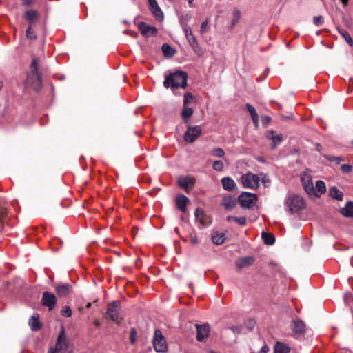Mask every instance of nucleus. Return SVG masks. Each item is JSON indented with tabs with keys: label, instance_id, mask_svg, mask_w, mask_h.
Listing matches in <instances>:
<instances>
[{
	"label": "nucleus",
	"instance_id": "nucleus-34",
	"mask_svg": "<svg viewBox=\"0 0 353 353\" xmlns=\"http://www.w3.org/2000/svg\"><path fill=\"white\" fill-rule=\"evenodd\" d=\"M193 114V110L192 108H189L188 106H183V108L181 111V117L184 120H187L190 119Z\"/></svg>",
	"mask_w": 353,
	"mask_h": 353
},
{
	"label": "nucleus",
	"instance_id": "nucleus-43",
	"mask_svg": "<svg viewBox=\"0 0 353 353\" xmlns=\"http://www.w3.org/2000/svg\"><path fill=\"white\" fill-rule=\"evenodd\" d=\"M234 221L236 222L239 225L243 226L247 223V219L245 216L236 217L234 219Z\"/></svg>",
	"mask_w": 353,
	"mask_h": 353
},
{
	"label": "nucleus",
	"instance_id": "nucleus-14",
	"mask_svg": "<svg viewBox=\"0 0 353 353\" xmlns=\"http://www.w3.org/2000/svg\"><path fill=\"white\" fill-rule=\"evenodd\" d=\"M138 28L141 34L144 37L155 35L157 33V28L156 27L148 25L143 21L138 24Z\"/></svg>",
	"mask_w": 353,
	"mask_h": 353
},
{
	"label": "nucleus",
	"instance_id": "nucleus-15",
	"mask_svg": "<svg viewBox=\"0 0 353 353\" xmlns=\"http://www.w3.org/2000/svg\"><path fill=\"white\" fill-rule=\"evenodd\" d=\"M178 183L186 192H188L189 190L194 188L195 179L190 176H180L178 179Z\"/></svg>",
	"mask_w": 353,
	"mask_h": 353
},
{
	"label": "nucleus",
	"instance_id": "nucleus-8",
	"mask_svg": "<svg viewBox=\"0 0 353 353\" xmlns=\"http://www.w3.org/2000/svg\"><path fill=\"white\" fill-rule=\"evenodd\" d=\"M201 133L202 130L200 126H189L185 132L184 140L189 143H193L201 136Z\"/></svg>",
	"mask_w": 353,
	"mask_h": 353
},
{
	"label": "nucleus",
	"instance_id": "nucleus-40",
	"mask_svg": "<svg viewBox=\"0 0 353 353\" xmlns=\"http://www.w3.org/2000/svg\"><path fill=\"white\" fill-rule=\"evenodd\" d=\"M211 154L216 157H223L225 155V152L221 148H216L212 150Z\"/></svg>",
	"mask_w": 353,
	"mask_h": 353
},
{
	"label": "nucleus",
	"instance_id": "nucleus-5",
	"mask_svg": "<svg viewBox=\"0 0 353 353\" xmlns=\"http://www.w3.org/2000/svg\"><path fill=\"white\" fill-rule=\"evenodd\" d=\"M152 343L155 351L157 352L164 353L168 350L166 340L160 330L154 331Z\"/></svg>",
	"mask_w": 353,
	"mask_h": 353
},
{
	"label": "nucleus",
	"instance_id": "nucleus-12",
	"mask_svg": "<svg viewBox=\"0 0 353 353\" xmlns=\"http://www.w3.org/2000/svg\"><path fill=\"white\" fill-rule=\"evenodd\" d=\"M57 301V299L53 293L48 291L43 293L41 303L43 305L48 307L50 311L52 310L55 307Z\"/></svg>",
	"mask_w": 353,
	"mask_h": 353
},
{
	"label": "nucleus",
	"instance_id": "nucleus-51",
	"mask_svg": "<svg viewBox=\"0 0 353 353\" xmlns=\"http://www.w3.org/2000/svg\"><path fill=\"white\" fill-rule=\"evenodd\" d=\"M255 324H256V322L253 319H248V321H245V325L250 329H252L254 327Z\"/></svg>",
	"mask_w": 353,
	"mask_h": 353
},
{
	"label": "nucleus",
	"instance_id": "nucleus-61",
	"mask_svg": "<svg viewBox=\"0 0 353 353\" xmlns=\"http://www.w3.org/2000/svg\"><path fill=\"white\" fill-rule=\"evenodd\" d=\"M91 307V303H88L86 305V307L89 308Z\"/></svg>",
	"mask_w": 353,
	"mask_h": 353
},
{
	"label": "nucleus",
	"instance_id": "nucleus-41",
	"mask_svg": "<svg viewBox=\"0 0 353 353\" xmlns=\"http://www.w3.org/2000/svg\"><path fill=\"white\" fill-rule=\"evenodd\" d=\"M26 36L28 39H36L37 35L35 32L32 29L31 26H28L26 31Z\"/></svg>",
	"mask_w": 353,
	"mask_h": 353
},
{
	"label": "nucleus",
	"instance_id": "nucleus-54",
	"mask_svg": "<svg viewBox=\"0 0 353 353\" xmlns=\"http://www.w3.org/2000/svg\"><path fill=\"white\" fill-rule=\"evenodd\" d=\"M34 0H22L23 5L25 6H30Z\"/></svg>",
	"mask_w": 353,
	"mask_h": 353
},
{
	"label": "nucleus",
	"instance_id": "nucleus-44",
	"mask_svg": "<svg viewBox=\"0 0 353 353\" xmlns=\"http://www.w3.org/2000/svg\"><path fill=\"white\" fill-rule=\"evenodd\" d=\"M5 216H6L5 210L3 208H0V230L3 228Z\"/></svg>",
	"mask_w": 353,
	"mask_h": 353
},
{
	"label": "nucleus",
	"instance_id": "nucleus-39",
	"mask_svg": "<svg viewBox=\"0 0 353 353\" xmlns=\"http://www.w3.org/2000/svg\"><path fill=\"white\" fill-rule=\"evenodd\" d=\"M194 101V97L191 93H185L184 94V99H183V106H188V104H190Z\"/></svg>",
	"mask_w": 353,
	"mask_h": 353
},
{
	"label": "nucleus",
	"instance_id": "nucleus-47",
	"mask_svg": "<svg viewBox=\"0 0 353 353\" xmlns=\"http://www.w3.org/2000/svg\"><path fill=\"white\" fill-rule=\"evenodd\" d=\"M313 21L316 26H320L324 22L323 17L322 16H315L313 19Z\"/></svg>",
	"mask_w": 353,
	"mask_h": 353
},
{
	"label": "nucleus",
	"instance_id": "nucleus-57",
	"mask_svg": "<svg viewBox=\"0 0 353 353\" xmlns=\"http://www.w3.org/2000/svg\"><path fill=\"white\" fill-rule=\"evenodd\" d=\"M191 241L193 243H194V244L197 243V239H196V236L191 237Z\"/></svg>",
	"mask_w": 353,
	"mask_h": 353
},
{
	"label": "nucleus",
	"instance_id": "nucleus-2",
	"mask_svg": "<svg viewBox=\"0 0 353 353\" xmlns=\"http://www.w3.org/2000/svg\"><path fill=\"white\" fill-rule=\"evenodd\" d=\"M38 69L39 60L34 57L30 65V71L27 73V83L37 91L42 87V75Z\"/></svg>",
	"mask_w": 353,
	"mask_h": 353
},
{
	"label": "nucleus",
	"instance_id": "nucleus-56",
	"mask_svg": "<svg viewBox=\"0 0 353 353\" xmlns=\"http://www.w3.org/2000/svg\"><path fill=\"white\" fill-rule=\"evenodd\" d=\"M341 1L343 3V7L345 8L347 5L349 0H341Z\"/></svg>",
	"mask_w": 353,
	"mask_h": 353
},
{
	"label": "nucleus",
	"instance_id": "nucleus-52",
	"mask_svg": "<svg viewBox=\"0 0 353 353\" xmlns=\"http://www.w3.org/2000/svg\"><path fill=\"white\" fill-rule=\"evenodd\" d=\"M252 119L253 121V123H254V125L257 128L259 125V116L256 115V116L252 117Z\"/></svg>",
	"mask_w": 353,
	"mask_h": 353
},
{
	"label": "nucleus",
	"instance_id": "nucleus-30",
	"mask_svg": "<svg viewBox=\"0 0 353 353\" xmlns=\"http://www.w3.org/2000/svg\"><path fill=\"white\" fill-rule=\"evenodd\" d=\"M330 195L332 198L338 201H341L343 197V194L336 187H332L330 190Z\"/></svg>",
	"mask_w": 353,
	"mask_h": 353
},
{
	"label": "nucleus",
	"instance_id": "nucleus-60",
	"mask_svg": "<svg viewBox=\"0 0 353 353\" xmlns=\"http://www.w3.org/2000/svg\"><path fill=\"white\" fill-rule=\"evenodd\" d=\"M207 353H216V352L213 351V350H208L207 352Z\"/></svg>",
	"mask_w": 353,
	"mask_h": 353
},
{
	"label": "nucleus",
	"instance_id": "nucleus-35",
	"mask_svg": "<svg viewBox=\"0 0 353 353\" xmlns=\"http://www.w3.org/2000/svg\"><path fill=\"white\" fill-rule=\"evenodd\" d=\"M241 18V12L238 8H234L232 12V26L234 27Z\"/></svg>",
	"mask_w": 353,
	"mask_h": 353
},
{
	"label": "nucleus",
	"instance_id": "nucleus-6",
	"mask_svg": "<svg viewBox=\"0 0 353 353\" xmlns=\"http://www.w3.org/2000/svg\"><path fill=\"white\" fill-rule=\"evenodd\" d=\"M257 200V196L255 194L244 192L241 193L238 201L240 205L243 208H252Z\"/></svg>",
	"mask_w": 353,
	"mask_h": 353
},
{
	"label": "nucleus",
	"instance_id": "nucleus-23",
	"mask_svg": "<svg viewBox=\"0 0 353 353\" xmlns=\"http://www.w3.org/2000/svg\"><path fill=\"white\" fill-rule=\"evenodd\" d=\"M24 18L29 23L32 24L39 19V14L35 10H30L24 13Z\"/></svg>",
	"mask_w": 353,
	"mask_h": 353
},
{
	"label": "nucleus",
	"instance_id": "nucleus-64",
	"mask_svg": "<svg viewBox=\"0 0 353 353\" xmlns=\"http://www.w3.org/2000/svg\"><path fill=\"white\" fill-rule=\"evenodd\" d=\"M351 144L353 145V140L351 141Z\"/></svg>",
	"mask_w": 353,
	"mask_h": 353
},
{
	"label": "nucleus",
	"instance_id": "nucleus-13",
	"mask_svg": "<svg viewBox=\"0 0 353 353\" xmlns=\"http://www.w3.org/2000/svg\"><path fill=\"white\" fill-rule=\"evenodd\" d=\"M68 350V343L63 328L59 334L56 345V353H65Z\"/></svg>",
	"mask_w": 353,
	"mask_h": 353
},
{
	"label": "nucleus",
	"instance_id": "nucleus-59",
	"mask_svg": "<svg viewBox=\"0 0 353 353\" xmlns=\"http://www.w3.org/2000/svg\"><path fill=\"white\" fill-rule=\"evenodd\" d=\"M94 324H95V325L99 326V321H95Z\"/></svg>",
	"mask_w": 353,
	"mask_h": 353
},
{
	"label": "nucleus",
	"instance_id": "nucleus-19",
	"mask_svg": "<svg viewBox=\"0 0 353 353\" xmlns=\"http://www.w3.org/2000/svg\"><path fill=\"white\" fill-rule=\"evenodd\" d=\"M72 287L70 284L63 283L55 288L56 292L59 297L66 296L72 292Z\"/></svg>",
	"mask_w": 353,
	"mask_h": 353
},
{
	"label": "nucleus",
	"instance_id": "nucleus-28",
	"mask_svg": "<svg viewBox=\"0 0 353 353\" xmlns=\"http://www.w3.org/2000/svg\"><path fill=\"white\" fill-rule=\"evenodd\" d=\"M314 188L315 194H312V196L319 197L322 194H323L326 191V186L325 182L321 180H318L316 182V187Z\"/></svg>",
	"mask_w": 353,
	"mask_h": 353
},
{
	"label": "nucleus",
	"instance_id": "nucleus-3",
	"mask_svg": "<svg viewBox=\"0 0 353 353\" xmlns=\"http://www.w3.org/2000/svg\"><path fill=\"white\" fill-rule=\"evenodd\" d=\"M305 201L303 198L299 195L290 194L285 201V205L288 208V211L291 213H296L305 208Z\"/></svg>",
	"mask_w": 353,
	"mask_h": 353
},
{
	"label": "nucleus",
	"instance_id": "nucleus-50",
	"mask_svg": "<svg viewBox=\"0 0 353 353\" xmlns=\"http://www.w3.org/2000/svg\"><path fill=\"white\" fill-rule=\"evenodd\" d=\"M208 20H205L201 23V28H200V32L201 34H204L206 32V28L208 26Z\"/></svg>",
	"mask_w": 353,
	"mask_h": 353
},
{
	"label": "nucleus",
	"instance_id": "nucleus-33",
	"mask_svg": "<svg viewBox=\"0 0 353 353\" xmlns=\"http://www.w3.org/2000/svg\"><path fill=\"white\" fill-rule=\"evenodd\" d=\"M225 239V235L223 233H216L212 236V242L216 245H221Z\"/></svg>",
	"mask_w": 353,
	"mask_h": 353
},
{
	"label": "nucleus",
	"instance_id": "nucleus-29",
	"mask_svg": "<svg viewBox=\"0 0 353 353\" xmlns=\"http://www.w3.org/2000/svg\"><path fill=\"white\" fill-rule=\"evenodd\" d=\"M290 347L288 345L281 342H276L274 348V353H289Z\"/></svg>",
	"mask_w": 353,
	"mask_h": 353
},
{
	"label": "nucleus",
	"instance_id": "nucleus-53",
	"mask_svg": "<svg viewBox=\"0 0 353 353\" xmlns=\"http://www.w3.org/2000/svg\"><path fill=\"white\" fill-rule=\"evenodd\" d=\"M230 329L235 334H239L241 332V329L238 326H232L230 327Z\"/></svg>",
	"mask_w": 353,
	"mask_h": 353
},
{
	"label": "nucleus",
	"instance_id": "nucleus-27",
	"mask_svg": "<svg viewBox=\"0 0 353 353\" xmlns=\"http://www.w3.org/2000/svg\"><path fill=\"white\" fill-rule=\"evenodd\" d=\"M340 213L345 217H353V202L348 201L345 206L340 209Z\"/></svg>",
	"mask_w": 353,
	"mask_h": 353
},
{
	"label": "nucleus",
	"instance_id": "nucleus-7",
	"mask_svg": "<svg viewBox=\"0 0 353 353\" xmlns=\"http://www.w3.org/2000/svg\"><path fill=\"white\" fill-rule=\"evenodd\" d=\"M182 28L190 46L192 47L194 52H198L200 50V46L196 37L193 34L191 28L188 26V24H183Z\"/></svg>",
	"mask_w": 353,
	"mask_h": 353
},
{
	"label": "nucleus",
	"instance_id": "nucleus-36",
	"mask_svg": "<svg viewBox=\"0 0 353 353\" xmlns=\"http://www.w3.org/2000/svg\"><path fill=\"white\" fill-rule=\"evenodd\" d=\"M323 157L326 158L327 160L332 162H335L336 164H340L341 161H344L345 159L341 157H334L332 155H327L324 154Z\"/></svg>",
	"mask_w": 353,
	"mask_h": 353
},
{
	"label": "nucleus",
	"instance_id": "nucleus-26",
	"mask_svg": "<svg viewBox=\"0 0 353 353\" xmlns=\"http://www.w3.org/2000/svg\"><path fill=\"white\" fill-rule=\"evenodd\" d=\"M221 183L223 185V188L225 190L231 191L235 189L236 183L234 181L231 177H223L221 179Z\"/></svg>",
	"mask_w": 353,
	"mask_h": 353
},
{
	"label": "nucleus",
	"instance_id": "nucleus-45",
	"mask_svg": "<svg viewBox=\"0 0 353 353\" xmlns=\"http://www.w3.org/2000/svg\"><path fill=\"white\" fill-rule=\"evenodd\" d=\"M245 108H246L247 110L249 112V113L250 114L251 117L258 115L255 108L252 105L247 103L245 105Z\"/></svg>",
	"mask_w": 353,
	"mask_h": 353
},
{
	"label": "nucleus",
	"instance_id": "nucleus-63",
	"mask_svg": "<svg viewBox=\"0 0 353 353\" xmlns=\"http://www.w3.org/2000/svg\"><path fill=\"white\" fill-rule=\"evenodd\" d=\"M194 0H189V3L190 4Z\"/></svg>",
	"mask_w": 353,
	"mask_h": 353
},
{
	"label": "nucleus",
	"instance_id": "nucleus-9",
	"mask_svg": "<svg viewBox=\"0 0 353 353\" xmlns=\"http://www.w3.org/2000/svg\"><path fill=\"white\" fill-rule=\"evenodd\" d=\"M194 215L196 222L199 224L198 226L199 228L208 226L211 224L212 220L210 217L205 213L203 210L196 208L194 212Z\"/></svg>",
	"mask_w": 353,
	"mask_h": 353
},
{
	"label": "nucleus",
	"instance_id": "nucleus-20",
	"mask_svg": "<svg viewBox=\"0 0 353 353\" xmlns=\"http://www.w3.org/2000/svg\"><path fill=\"white\" fill-rule=\"evenodd\" d=\"M150 9L152 12V13L154 14V16L158 19H162L163 17V12L159 8L157 2L156 0H148Z\"/></svg>",
	"mask_w": 353,
	"mask_h": 353
},
{
	"label": "nucleus",
	"instance_id": "nucleus-22",
	"mask_svg": "<svg viewBox=\"0 0 353 353\" xmlns=\"http://www.w3.org/2000/svg\"><path fill=\"white\" fill-rule=\"evenodd\" d=\"M188 202V198L183 194L178 196L176 199V206L182 212H185L186 211V205Z\"/></svg>",
	"mask_w": 353,
	"mask_h": 353
},
{
	"label": "nucleus",
	"instance_id": "nucleus-46",
	"mask_svg": "<svg viewBox=\"0 0 353 353\" xmlns=\"http://www.w3.org/2000/svg\"><path fill=\"white\" fill-rule=\"evenodd\" d=\"M137 330L135 328L132 327L130 329V338L132 344H134L136 342Z\"/></svg>",
	"mask_w": 353,
	"mask_h": 353
},
{
	"label": "nucleus",
	"instance_id": "nucleus-18",
	"mask_svg": "<svg viewBox=\"0 0 353 353\" xmlns=\"http://www.w3.org/2000/svg\"><path fill=\"white\" fill-rule=\"evenodd\" d=\"M267 139L271 140L272 141V148L274 149L279 145L283 139V137L281 134H277L275 132L271 130L268 131L266 133Z\"/></svg>",
	"mask_w": 353,
	"mask_h": 353
},
{
	"label": "nucleus",
	"instance_id": "nucleus-25",
	"mask_svg": "<svg viewBox=\"0 0 353 353\" xmlns=\"http://www.w3.org/2000/svg\"><path fill=\"white\" fill-rule=\"evenodd\" d=\"M221 204L227 210H232L236 204V199L232 196H225L221 201Z\"/></svg>",
	"mask_w": 353,
	"mask_h": 353
},
{
	"label": "nucleus",
	"instance_id": "nucleus-31",
	"mask_svg": "<svg viewBox=\"0 0 353 353\" xmlns=\"http://www.w3.org/2000/svg\"><path fill=\"white\" fill-rule=\"evenodd\" d=\"M339 34L341 37L345 40V41L350 46H353V39L348 33V32L345 29H338Z\"/></svg>",
	"mask_w": 353,
	"mask_h": 353
},
{
	"label": "nucleus",
	"instance_id": "nucleus-32",
	"mask_svg": "<svg viewBox=\"0 0 353 353\" xmlns=\"http://www.w3.org/2000/svg\"><path fill=\"white\" fill-rule=\"evenodd\" d=\"M262 238L263 239V241L265 244L266 245H273L275 242V238L273 234L266 232L262 233Z\"/></svg>",
	"mask_w": 353,
	"mask_h": 353
},
{
	"label": "nucleus",
	"instance_id": "nucleus-10",
	"mask_svg": "<svg viewBox=\"0 0 353 353\" xmlns=\"http://www.w3.org/2000/svg\"><path fill=\"white\" fill-rule=\"evenodd\" d=\"M290 327L294 336H301L304 334L306 332L305 323L298 318L292 319Z\"/></svg>",
	"mask_w": 353,
	"mask_h": 353
},
{
	"label": "nucleus",
	"instance_id": "nucleus-24",
	"mask_svg": "<svg viewBox=\"0 0 353 353\" xmlns=\"http://www.w3.org/2000/svg\"><path fill=\"white\" fill-rule=\"evenodd\" d=\"M28 324L32 331H38L41 328L38 314H34L29 319Z\"/></svg>",
	"mask_w": 353,
	"mask_h": 353
},
{
	"label": "nucleus",
	"instance_id": "nucleus-62",
	"mask_svg": "<svg viewBox=\"0 0 353 353\" xmlns=\"http://www.w3.org/2000/svg\"><path fill=\"white\" fill-rule=\"evenodd\" d=\"M48 353H56V352L54 350H52L49 351Z\"/></svg>",
	"mask_w": 353,
	"mask_h": 353
},
{
	"label": "nucleus",
	"instance_id": "nucleus-58",
	"mask_svg": "<svg viewBox=\"0 0 353 353\" xmlns=\"http://www.w3.org/2000/svg\"><path fill=\"white\" fill-rule=\"evenodd\" d=\"M262 181L263 182V183H266L265 176H264V177L262 178Z\"/></svg>",
	"mask_w": 353,
	"mask_h": 353
},
{
	"label": "nucleus",
	"instance_id": "nucleus-17",
	"mask_svg": "<svg viewBox=\"0 0 353 353\" xmlns=\"http://www.w3.org/2000/svg\"><path fill=\"white\" fill-rule=\"evenodd\" d=\"M301 181L305 191L310 196L315 194V188L313 185L312 178L308 174H305L301 176Z\"/></svg>",
	"mask_w": 353,
	"mask_h": 353
},
{
	"label": "nucleus",
	"instance_id": "nucleus-55",
	"mask_svg": "<svg viewBox=\"0 0 353 353\" xmlns=\"http://www.w3.org/2000/svg\"><path fill=\"white\" fill-rule=\"evenodd\" d=\"M235 218V216H228L226 219L228 221H234V219Z\"/></svg>",
	"mask_w": 353,
	"mask_h": 353
},
{
	"label": "nucleus",
	"instance_id": "nucleus-4",
	"mask_svg": "<svg viewBox=\"0 0 353 353\" xmlns=\"http://www.w3.org/2000/svg\"><path fill=\"white\" fill-rule=\"evenodd\" d=\"M240 182L245 188L256 190L259 187L260 177L251 172L241 176Z\"/></svg>",
	"mask_w": 353,
	"mask_h": 353
},
{
	"label": "nucleus",
	"instance_id": "nucleus-1",
	"mask_svg": "<svg viewBox=\"0 0 353 353\" xmlns=\"http://www.w3.org/2000/svg\"><path fill=\"white\" fill-rule=\"evenodd\" d=\"M188 74L185 71L176 70L166 75L163 81V86L171 88L174 91L178 88H185L187 86Z\"/></svg>",
	"mask_w": 353,
	"mask_h": 353
},
{
	"label": "nucleus",
	"instance_id": "nucleus-38",
	"mask_svg": "<svg viewBox=\"0 0 353 353\" xmlns=\"http://www.w3.org/2000/svg\"><path fill=\"white\" fill-rule=\"evenodd\" d=\"M212 168L216 171L221 172L223 170V168H224L223 162L221 160H216V161H214Z\"/></svg>",
	"mask_w": 353,
	"mask_h": 353
},
{
	"label": "nucleus",
	"instance_id": "nucleus-21",
	"mask_svg": "<svg viewBox=\"0 0 353 353\" xmlns=\"http://www.w3.org/2000/svg\"><path fill=\"white\" fill-rule=\"evenodd\" d=\"M254 259L252 256H245L237 259L235 262V265L237 268L242 269L245 267L250 266L253 264Z\"/></svg>",
	"mask_w": 353,
	"mask_h": 353
},
{
	"label": "nucleus",
	"instance_id": "nucleus-48",
	"mask_svg": "<svg viewBox=\"0 0 353 353\" xmlns=\"http://www.w3.org/2000/svg\"><path fill=\"white\" fill-rule=\"evenodd\" d=\"M341 170L345 173H350L352 170V166L350 164H343L341 166Z\"/></svg>",
	"mask_w": 353,
	"mask_h": 353
},
{
	"label": "nucleus",
	"instance_id": "nucleus-49",
	"mask_svg": "<svg viewBox=\"0 0 353 353\" xmlns=\"http://www.w3.org/2000/svg\"><path fill=\"white\" fill-rule=\"evenodd\" d=\"M271 121V118L269 116H263L261 117V122L263 123V125H267L268 124H269Z\"/></svg>",
	"mask_w": 353,
	"mask_h": 353
},
{
	"label": "nucleus",
	"instance_id": "nucleus-42",
	"mask_svg": "<svg viewBox=\"0 0 353 353\" xmlns=\"http://www.w3.org/2000/svg\"><path fill=\"white\" fill-rule=\"evenodd\" d=\"M61 314L62 316L65 317H70L72 316V310L69 306H65L61 311Z\"/></svg>",
	"mask_w": 353,
	"mask_h": 353
},
{
	"label": "nucleus",
	"instance_id": "nucleus-37",
	"mask_svg": "<svg viewBox=\"0 0 353 353\" xmlns=\"http://www.w3.org/2000/svg\"><path fill=\"white\" fill-rule=\"evenodd\" d=\"M162 51L165 56H173L174 50L167 43H163L162 46Z\"/></svg>",
	"mask_w": 353,
	"mask_h": 353
},
{
	"label": "nucleus",
	"instance_id": "nucleus-16",
	"mask_svg": "<svg viewBox=\"0 0 353 353\" xmlns=\"http://www.w3.org/2000/svg\"><path fill=\"white\" fill-rule=\"evenodd\" d=\"M196 329V339L199 341H203L208 337L210 334V326L208 324L204 325H195Z\"/></svg>",
	"mask_w": 353,
	"mask_h": 353
},
{
	"label": "nucleus",
	"instance_id": "nucleus-11",
	"mask_svg": "<svg viewBox=\"0 0 353 353\" xmlns=\"http://www.w3.org/2000/svg\"><path fill=\"white\" fill-rule=\"evenodd\" d=\"M120 302L119 301H112L108 306L107 314L112 321L119 323Z\"/></svg>",
	"mask_w": 353,
	"mask_h": 353
}]
</instances>
